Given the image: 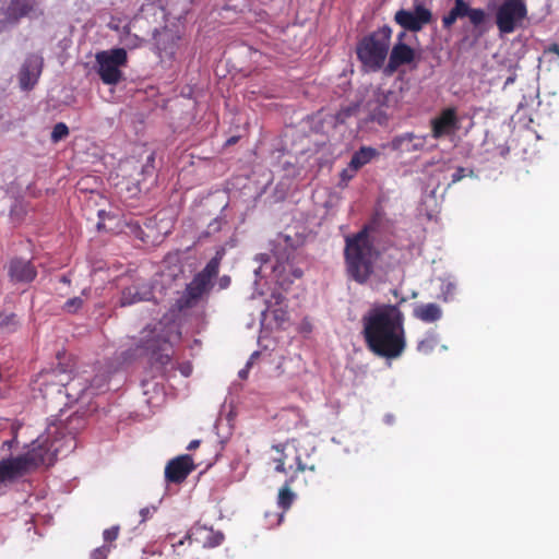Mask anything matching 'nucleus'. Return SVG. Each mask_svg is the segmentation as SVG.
Returning <instances> with one entry per match:
<instances>
[{
	"mask_svg": "<svg viewBox=\"0 0 559 559\" xmlns=\"http://www.w3.org/2000/svg\"><path fill=\"white\" fill-rule=\"evenodd\" d=\"M357 171L358 170L354 169L353 166L348 164V166L341 173V180L344 183H347L352 178H354Z\"/></svg>",
	"mask_w": 559,
	"mask_h": 559,
	"instance_id": "obj_35",
	"label": "nucleus"
},
{
	"mask_svg": "<svg viewBox=\"0 0 559 559\" xmlns=\"http://www.w3.org/2000/svg\"><path fill=\"white\" fill-rule=\"evenodd\" d=\"M225 255V249L221 247L216 253L215 257L212 258L209 263L205 265L202 272L199 274L205 276L207 280L212 281L214 276L217 275L221 261L223 257Z\"/></svg>",
	"mask_w": 559,
	"mask_h": 559,
	"instance_id": "obj_25",
	"label": "nucleus"
},
{
	"mask_svg": "<svg viewBox=\"0 0 559 559\" xmlns=\"http://www.w3.org/2000/svg\"><path fill=\"white\" fill-rule=\"evenodd\" d=\"M180 372L183 377H189L192 372V366L190 364H185L180 367Z\"/></svg>",
	"mask_w": 559,
	"mask_h": 559,
	"instance_id": "obj_42",
	"label": "nucleus"
},
{
	"mask_svg": "<svg viewBox=\"0 0 559 559\" xmlns=\"http://www.w3.org/2000/svg\"><path fill=\"white\" fill-rule=\"evenodd\" d=\"M69 134V129L66 123L59 122L55 124L52 132H51V140L52 142H58L66 138Z\"/></svg>",
	"mask_w": 559,
	"mask_h": 559,
	"instance_id": "obj_30",
	"label": "nucleus"
},
{
	"mask_svg": "<svg viewBox=\"0 0 559 559\" xmlns=\"http://www.w3.org/2000/svg\"><path fill=\"white\" fill-rule=\"evenodd\" d=\"M33 10V4L27 0H12L9 5V12L14 17L26 16Z\"/></svg>",
	"mask_w": 559,
	"mask_h": 559,
	"instance_id": "obj_26",
	"label": "nucleus"
},
{
	"mask_svg": "<svg viewBox=\"0 0 559 559\" xmlns=\"http://www.w3.org/2000/svg\"><path fill=\"white\" fill-rule=\"evenodd\" d=\"M97 73L107 85H116L122 79L121 68L128 62V55L123 48L103 50L95 55Z\"/></svg>",
	"mask_w": 559,
	"mask_h": 559,
	"instance_id": "obj_6",
	"label": "nucleus"
},
{
	"mask_svg": "<svg viewBox=\"0 0 559 559\" xmlns=\"http://www.w3.org/2000/svg\"><path fill=\"white\" fill-rule=\"evenodd\" d=\"M378 155H379V152L376 148L370 147V146H361L352 156L349 165L353 166L354 169L358 170L362 166L370 163Z\"/></svg>",
	"mask_w": 559,
	"mask_h": 559,
	"instance_id": "obj_23",
	"label": "nucleus"
},
{
	"mask_svg": "<svg viewBox=\"0 0 559 559\" xmlns=\"http://www.w3.org/2000/svg\"><path fill=\"white\" fill-rule=\"evenodd\" d=\"M439 343L437 334H429L417 344V350L421 354H430Z\"/></svg>",
	"mask_w": 559,
	"mask_h": 559,
	"instance_id": "obj_27",
	"label": "nucleus"
},
{
	"mask_svg": "<svg viewBox=\"0 0 559 559\" xmlns=\"http://www.w3.org/2000/svg\"><path fill=\"white\" fill-rule=\"evenodd\" d=\"M210 280L201 274H197L191 283L187 286V296L190 300H197L209 292L211 286Z\"/></svg>",
	"mask_w": 559,
	"mask_h": 559,
	"instance_id": "obj_22",
	"label": "nucleus"
},
{
	"mask_svg": "<svg viewBox=\"0 0 559 559\" xmlns=\"http://www.w3.org/2000/svg\"><path fill=\"white\" fill-rule=\"evenodd\" d=\"M526 17L525 2L502 1L496 11V25L501 35L511 34L522 27Z\"/></svg>",
	"mask_w": 559,
	"mask_h": 559,
	"instance_id": "obj_8",
	"label": "nucleus"
},
{
	"mask_svg": "<svg viewBox=\"0 0 559 559\" xmlns=\"http://www.w3.org/2000/svg\"><path fill=\"white\" fill-rule=\"evenodd\" d=\"M153 298H155L153 287L150 284H133L122 290L120 305L126 307L140 301H150Z\"/></svg>",
	"mask_w": 559,
	"mask_h": 559,
	"instance_id": "obj_18",
	"label": "nucleus"
},
{
	"mask_svg": "<svg viewBox=\"0 0 559 559\" xmlns=\"http://www.w3.org/2000/svg\"><path fill=\"white\" fill-rule=\"evenodd\" d=\"M171 341V335L168 333L166 336H156L147 338L144 342V348L153 354L154 365L165 367L170 362V355L168 354V344Z\"/></svg>",
	"mask_w": 559,
	"mask_h": 559,
	"instance_id": "obj_14",
	"label": "nucleus"
},
{
	"mask_svg": "<svg viewBox=\"0 0 559 559\" xmlns=\"http://www.w3.org/2000/svg\"><path fill=\"white\" fill-rule=\"evenodd\" d=\"M255 260L261 263V265L254 270L255 276H264L270 270L272 281L283 289H287L296 278L302 275L301 270L294 265L292 251H276L273 257L258 254Z\"/></svg>",
	"mask_w": 559,
	"mask_h": 559,
	"instance_id": "obj_4",
	"label": "nucleus"
},
{
	"mask_svg": "<svg viewBox=\"0 0 559 559\" xmlns=\"http://www.w3.org/2000/svg\"><path fill=\"white\" fill-rule=\"evenodd\" d=\"M456 294H457L456 281L451 276L441 278L440 298L444 302H450V301L454 300Z\"/></svg>",
	"mask_w": 559,
	"mask_h": 559,
	"instance_id": "obj_24",
	"label": "nucleus"
},
{
	"mask_svg": "<svg viewBox=\"0 0 559 559\" xmlns=\"http://www.w3.org/2000/svg\"><path fill=\"white\" fill-rule=\"evenodd\" d=\"M273 298L275 299V304H281L283 296L281 294H273Z\"/></svg>",
	"mask_w": 559,
	"mask_h": 559,
	"instance_id": "obj_49",
	"label": "nucleus"
},
{
	"mask_svg": "<svg viewBox=\"0 0 559 559\" xmlns=\"http://www.w3.org/2000/svg\"><path fill=\"white\" fill-rule=\"evenodd\" d=\"M432 13L423 4L415 5L414 10L401 9L396 11L394 21L404 31L417 33L431 22Z\"/></svg>",
	"mask_w": 559,
	"mask_h": 559,
	"instance_id": "obj_9",
	"label": "nucleus"
},
{
	"mask_svg": "<svg viewBox=\"0 0 559 559\" xmlns=\"http://www.w3.org/2000/svg\"><path fill=\"white\" fill-rule=\"evenodd\" d=\"M514 80H515V75H514V74L509 75V76L506 79V81H504V83H503V86H504V87H506V86H508L509 84L513 83V82H514Z\"/></svg>",
	"mask_w": 559,
	"mask_h": 559,
	"instance_id": "obj_47",
	"label": "nucleus"
},
{
	"mask_svg": "<svg viewBox=\"0 0 559 559\" xmlns=\"http://www.w3.org/2000/svg\"><path fill=\"white\" fill-rule=\"evenodd\" d=\"M275 471L278 473H286L285 463L283 460H277V464L275 466Z\"/></svg>",
	"mask_w": 559,
	"mask_h": 559,
	"instance_id": "obj_43",
	"label": "nucleus"
},
{
	"mask_svg": "<svg viewBox=\"0 0 559 559\" xmlns=\"http://www.w3.org/2000/svg\"><path fill=\"white\" fill-rule=\"evenodd\" d=\"M498 150H499V154L502 157H504L507 155V153L509 152V147L499 146Z\"/></svg>",
	"mask_w": 559,
	"mask_h": 559,
	"instance_id": "obj_48",
	"label": "nucleus"
},
{
	"mask_svg": "<svg viewBox=\"0 0 559 559\" xmlns=\"http://www.w3.org/2000/svg\"><path fill=\"white\" fill-rule=\"evenodd\" d=\"M415 50L405 43H396L390 53L385 68L388 74L394 73L401 66L409 64L415 59Z\"/></svg>",
	"mask_w": 559,
	"mask_h": 559,
	"instance_id": "obj_15",
	"label": "nucleus"
},
{
	"mask_svg": "<svg viewBox=\"0 0 559 559\" xmlns=\"http://www.w3.org/2000/svg\"><path fill=\"white\" fill-rule=\"evenodd\" d=\"M401 93L397 91L377 88L372 98L367 103L370 119L384 124L399 109Z\"/></svg>",
	"mask_w": 559,
	"mask_h": 559,
	"instance_id": "obj_7",
	"label": "nucleus"
},
{
	"mask_svg": "<svg viewBox=\"0 0 559 559\" xmlns=\"http://www.w3.org/2000/svg\"><path fill=\"white\" fill-rule=\"evenodd\" d=\"M88 381L90 379L82 374L72 377L66 384H63L68 399L79 402L88 397Z\"/></svg>",
	"mask_w": 559,
	"mask_h": 559,
	"instance_id": "obj_20",
	"label": "nucleus"
},
{
	"mask_svg": "<svg viewBox=\"0 0 559 559\" xmlns=\"http://www.w3.org/2000/svg\"><path fill=\"white\" fill-rule=\"evenodd\" d=\"M296 463H297V471H298V472H304V471H306L307 466H306V464H304V463L301 462V459H300L299 456H297V457H296Z\"/></svg>",
	"mask_w": 559,
	"mask_h": 559,
	"instance_id": "obj_45",
	"label": "nucleus"
},
{
	"mask_svg": "<svg viewBox=\"0 0 559 559\" xmlns=\"http://www.w3.org/2000/svg\"><path fill=\"white\" fill-rule=\"evenodd\" d=\"M404 320L397 305H373L361 319L369 349L388 359L400 357L406 347Z\"/></svg>",
	"mask_w": 559,
	"mask_h": 559,
	"instance_id": "obj_1",
	"label": "nucleus"
},
{
	"mask_svg": "<svg viewBox=\"0 0 559 559\" xmlns=\"http://www.w3.org/2000/svg\"><path fill=\"white\" fill-rule=\"evenodd\" d=\"M60 281H61L62 283H64V284H69V283H70V280H69L66 275H64V276H62Z\"/></svg>",
	"mask_w": 559,
	"mask_h": 559,
	"instance_id": "obj_51",
	"label": "nucleus"
},
{
	"mask_svg": "<svg viewBox=\"0 0 559 559\" xmlns=\"http://www.w3.org/2000/svg\"><path fill=\"white\" fill-rule=\"evenodd\" d=\"M156 511L155 507H145L141 509L140 515L142 516V521H145L147 518H150L154 512Z\"/></svg>",
	"mask_w": 559,
	"mask_h": 559,
	"instance_id": "obj_39",
	"label": "nucleus"
},
{
	"mask_svg": "<svg viewBox=\"0 0 559 559\" xmlns=\"http://www.w3.org/2000/svg\"><path fill=\"white\" fill-rule=\"evenodd\" d=\"M4 467H5L4 462L0 461V483L11 479V476H10L8 469H5Z\"/></svg>",
	"mask_w": 559,
	"mask_h": 559,
	"instance_id": "obj_38",
	"label": "nucleus"
},
{
	"mask_svg": "<svg viewBox=\"0 0 559 559\" xmlns=\"http://www.w3.org/2000/svg\"><path fill=\"white\" fill-rule=\"evenodd\" d=\"M193 461L189 455H180L168 462L165 478L169 483H181L193 471Z\"/></svg>",
	"mask_w": 559,
	"mask_h": 559,
	"instance_id": "obj_13",
	"label": "nucleus"
},
{
	"mask_svg": "<svg viewBox=\"0 0 559 559\" xmlns=\"http://www.w3.org/2000/svg\"><path fill=\"white\" fill-rule=\"evenodd\" d=\"M8 273L14 283H29L37 275L35 266L28 260L15 258L10 261Z\"/></svg>",
	"mask_w": 559,
	"mask_h": 559,
	"instance_id": "obj_17",
	"label": "nucleus"
},
{
	"mask_svg": "<svg viewBox=\"0 0 559 559\" xmlns=\"http://www.w3.org/2000/svg\"><path fill=\"white\" fill-rule=\"evenodd\" d=\"M392 419H393V418H392V416H391V415H388V416L385 417V420H386V423H389V424H391V423H392Z\"/></svg>",
	"mask_w": 559,
	"mask_h": 559,
	"instance_id": "obj_53",
	"label": "nucleus"
},
{
	"mask_svg": "<svg viewBox=\"0 0 559 559\" xmlns=\"http://www.w3.org/2000/svg\"><path fill=\"white\" fill-rule=\"evenodd\" d=\"M141 39L136 35H130L128 34L124 43L127 46L135 48L140 45Z\"/></svg>",
	"mask_w": 559,
	"mask_h": 559,
	"instance_id": "obj_37",
	"label": "nucleus"
},
{
	"mask_svg": "<svg viewBox=\"0 0 559 559\" xmlns=\"http://www.w3.org/2000/svg\"><path fill=\"white\" fill-rule=\"evenodd\" d=\"M427 140L428 135H417L408 132L395 136L391 142V146L393 150L400 151L401 153H414L424 151Z\"/></svg>",
	"mask_w": 559,
	"mask_h": 559,
	"instance_id": "obj_16",
	"label": "nucleus"
},
{
	"mask_svg": "<svg viewBox=\"0 0 559 559\" xmlns=\"http://www.w3.org/2000/svg\"><path fill=\"white\" fill-rule=\"evenodd\" d=\"M190 540L202 542L204 547L213 548L222 544L224 535L221 532H214L205 526H193L188 536Z\"/></svg>",
	"mask_w": 559,
	"mask_h": 559,
	"instance_id": "obj_19",
	"label": "nucleus"
},
{
	"mask_svg": "<svg viewBox=\"0 0 559 559\" xmlns=\"http://www.w3.org/2000/svg\"><path fill=\"white\" fill-rule=\"evenodd\" d=\"M465 177V169L457 168L452 175V182L455 183Z\"/></svg>",
	"mask_w": 559,
	"mask_h": 559,
	"instance_id": "obj_40",
	"label": "nucleus"
},
{
	"mask_svg": "<svg viewBox=\"0 0 559 559\" xmlns=\"http://www.w3.org/2000/svg\"><path fill=\"white\" fill-rule=\"evenodd\" d=\"M294 498L295 495L290 491L288 485H286L278 492L277 503L281 508L286 510L292 506Z\"/></svg>",
	"mask_w": 559,
	"mask_h": 559,
	"instance_id": "obj_29",
	"label": "nucleus"
},
{
	"mask_svg": "<svg viewBox=\"0 0 559 559\" xmlns=\"http://www.w3.org/2000/svg\"><path fill=\"white\" fill-rule=\"evenodd\" d=\"M355 110H356V109H355L354 107H346V108L342 109V110L336 115V120H337L338 122H344V120H345L346 118L350 117V116L354 114V111H355Z\"/></svg>",
	"mask_w": 559,
	"mask_h": 559,
	"instance_id": "obj_36",
	"label": "nucleus"
},
{
	"mask_svg": "<svg viewBox=\"0 0 559 559\" xmlns=\"http://www.w3.org/2000/svg\"><path fill=\"white\" fill-rule=\"evenodd\" d=\"M485 16L484 10L471 8L465 0H454L453 8L442 17V25L450 28L457 20L468 17L471 24L479 26Z\"/></svg>",
	"mask_w": 559,
	"mask_h": 559,
	"instance_id": "obj_10",
	"label": "nucleus"
},
{
	"mask_svg": "<svg viewBox=\"0 0 559 559\" xmlns=\"http://www.w3.org/2000/svg\"><path fill=\"white\" fill-rule=\"evenodd\" d=\"M259 356H260L259 352H253L251 354V356H250L249 360L247 361L245 368H242L238 372V376H239L240 379H247L249 370H250V368L252 367V365L254 362V359L258 358Z\"/></svg>",
	"mask_w": 559,
	"mask_h": 559,
	"instance_id": "obj_34",
	"label": "nucleus"
},
{
	"mask_svg": "<svg viewBox=\"0 0 559 559\" xmlns=\"http://www.w3.org/2000/svg\"><path fill=\"white\" fill-rule=\"evenodd\" d=\"M413 316L421 322L433 323L442 318L443 310L436 302L419 304L415 306Z\"/></svg>",
	"mask_w": 559,
	"mask_h": 559,
	"instance_id": "obj_21",
	"label": "nucleus"
},
{
	"mask_svg": "<svg viewBox=\"0 0 559 559\" xmlns=\"http://www.w3.org/2000/svg\"><path fill=\"white\" fill-rule=\"evenodd\" d=\"M230 283V278L228 276H223L219 280V286L221 288H227Z\"/></svg>",
	"mask_w": 559,
	"mask_h": 559,
	"instance_id": "obj_44",
	"label": "nucleus"
},
{
	"mask_svg": "<svg viewBox=\"0 0 559 559\" xmlns=\"http://www.w3.org/2000/svg\"><path fill=\"white\" fill-rule=\"evenodd\" d=\"M88 293H90V289H88V288H84V289L82 290V295H84V296H88Z\"/></svg>",
	"mask_w": 559,
	"mask_h": 559,
	"instance_id": "obj_52",
	"label": "nucleus"
},
{
	"mask_svg": "<svg viewBox=\"0 0 559 559\" xmlns=\"http://www.w3.org/2000/svg\"><path fill=\"white\" fill-rule=\"evenodd\" d=\"M79 421V417L70 418L67 425L52 424L47 427L29 445L27 451L16 457L3 460L11 479L22 476L39 466L52 465L58 455H67L76 447L75 435L69 425Z\"/></svg>",
	"mask_w": 559,
	"mask_h": 559,
	"instance_id": "obj_2",
	"label": "nucleus"
},
{
	"mask_svg": "<svg viewBox=\"0 0 559 559\" xmlns=\"http://www.w3.org/2000/svg\"><path fill=\"white\" fill-rule=\"evenodd\" d=\"M43 69V58L37 55H31L24 61L19 80L22 90H32L37 83Z\"/></svg>",
	"mask_w": 559,
	"mask_h": 559,
	"instance_id": "obj_12",
	"label": "nucleus"
},
{
	"mask_svg": "<svg viewBox=\"0 0 559 559\" xmlns=\"http://www.w3.org/2000/svg\"><path fill=\"white\" fill-rule=\"evenodd\" d=\"M544 53L556 55L559 58V46L557 44H551L545 49Z\"/></svg>",
	"mask_w": 559,
	"mask_h": 559,
	"instance_id": "obj_41",
	"label": "nucleus"
},
{
	"mask_svg": "<svg viewBox=\"0 0 559 559\" xmlns=\"http://www.w3.org/2000/svg\"><path fill=\"white\" fill-rule=\"evenodd\" d=\"M120 527L118 525H114L103 533L104 542L109 544L118 538Z\"/></svg>",
	"mask_w": 559,
	"mask_h": 559,
	"instance_id": "obj_32",
	"label": "nucleus"
},
{
	"mask_svg": "<svg viewBox=\"0 0 559 559\" xmlns=\"http://www.w3.org/2000/svg\"><path fill=\"white\" fill-rule=\"evenodd\" d=\"M200 444V441L199 440H192L189 445H188V450H193V449H197Z\"/></svg>",
	"mask_w": 559,
	"mask_h": 559,
	"instance_id": "obj_46",
	"label": "nucleus"
},
{
	"mask_svg": "<svg viewBox=\"0 0 559 559\" xmlns=\"http://www.w3.org/2000/svg\"><path fill=\"white\" fill-rule=\"evenodd\" d=\"M108 377L106 374H96L88 381V396L102 392L107 385Z\"/></svg>",
	"mask_w": 559,
	"mask_h": 559,
	"instance_id": "obj_28",
	"label": "nucleus"
},
{
	"mask_svg": "<svg viewBox=\"0 0 559 559\" xmlns=\"http://www.w3.org/2000/svg\"><path fill=\"white\" fill-rule=\"evenodd\" d=\"M84 300L81 297L68 299L63 305V310L68 313H75L82 308Z\"/></svg>",
	"mask_w": 559,
	"mask_h": 559,
	"instance_id": "obj_31",
	"label": "nucleus"
},
{
	"mask_svg": "<svg viewBox=\"0 0 559 559\" xmlns=\"http://www.w3.org/2000/svg\"><path fill=\"white\" fill-rule=\"evenodd\" d=\"M459 130V119L454 108H447L431 120V136L436 140L453 135Z\"/></svg>",
	"mask_w": 559,
	"mask_h": 559,
	"instance_id": "obj_11",
	"label": "nucleus"
},
{
	"mask_svg": "<svg viewBox=\"0 0 559 559\" xmlns=\"http://www.w3.org/2000/svg\"><path fill=\"white\" fill-rule=\"evenodd\" d=\"M405 32H401L399 35H397V43H403L404 38H405Z\"/></svg>",
	"mask_w": 559,
	"mask_h": 559,
	"instance_id": "obj_50",
	"label": "nucleus"
},
{
	"mask_svg": "<svg viewBox=\"0 0 559 559\" xmlns=\"http://www.w3.org/2000/svg\"><path fill=\"white\" fill-rule=\"evenodd\" d=\"M110 549L109 545H103L92 551L91 559H107Z\"/></svg>",
	"mask_w": 559,
	"mask_h": 559,
	"instance_id": "obj_33",
	"label": "nucleus"
},
{
	"mask_svg": "<svg viewBox=\"0 0 559 559\" xmlns=\"http://www.w3.org/2000/svg\"><path fill=\"white\" fill-rule=\"evenodd\" d=\"M391 36V27L383 25L358 44V59L368 71H378L383 66L388 56Z\"/></svg>",
	"mask_w": 559,
	"mask_h": 559,
	"instance_id": "obj_5",
	"label": "nucleus"
},
{
	"mask_svg": "<svg viewBox=\"0 0 559 559\" xmlns=\"http://www.w3.org/2000/svg\"><path fill=\"white\" fill-rule=\"evenodd\" d=\"M373 228L364 226L358 233L345 237L344 264L349 280L362 285L374 274L381 257L371 235Z\"/></svg>",
	"mask_w": 559,
	"mask_h": 559,
	"instance_id": "obj_3",
	"label": "nucleus"
}]
</instances>
